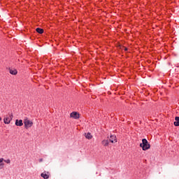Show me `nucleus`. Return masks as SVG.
I'll list each match as a JSON object with an SVG mask.
<instances>
[{
	"label": "nucleus",
	"instance_id": "nucleus-11",
	"mask_svg": "<svg viewBox=\"0 0 179 179\" xmlns=\"http://www.w3.org/2000/svg\"><path fill=\"white\" fill-rule=\"evenodd\" d=\"M36 32L38 33L39 34H43L44 33V29L41 28H36Z\"/></svg>",
	"mask_w": 179,
	"mask_h": 179
},
{
	"label": "nucleus",
	"instance_id": "nucleus-5",
	"mask_svg": "<svg viewBox=\"0 0 179 179\" xmlns=\"http://www.w3.org/2000/svg\"><path fill=\"white\" fill-rule=\"evenodd\" d=\"M41 177L44 179H49L50 178V172L44 171L41 174Z\"/></svg>",
	"mask_w": 179,
	"mask_h": 179
},
{
	"label": "nucleus",
	"instance_id": "nucleus-16",
	"mask_svg": "<svg viewBox=\"0 0 179 179\" xmlns=\"http://www.w3.org/2000/svg\"><path fill=\"white\" fill-rule=\"evenodd\" d=\"M124 51H128V48H124Z\"/></svg>",
	"mask_w": 179,
	"mask_h": 179
},
{
	"label": "nucleus",
	"instance_id": "nucleus-13",
	"mask_svg": "<svg viewBox=\"0 0 179 179\" xmlns=\"http://www.w3.org/2000/svg\"><path fill=\"white\" fill-rule=\"evenodd\" d=\"M85 138L86 139H92L93 138V136H92V134L87 133L85 134Z\"/></svg>",
	"mask_w": 179,
	"mask_h": 179
},
{
	"label": "nucleus",
	"instance_id": "nucleus-14",
	"mask_svg": "<svg viewBox=\"0 0 179 179\" xmlns=\"http://www.w3.org/2000/svg\"><path fill=\"white\" fill-rule=\"evenodd\" d=\"M3 162H5V163H7V164H10V159H3Z\"/></svg>",
	"mask_w": 179,
	"mask_h": 179
},
{
	"label": "nucleus",
	"instance_id": "nucleus-15",
	"mask_svg": "<svg viewBox=\"0 0 179 179\" xmlns=\"http://www.w3.org/2000/svg\"><path fill=\"white\" fill-rule=\"evenodd\" d=\"M43 159L42 158L39 159V163H41L43 162Z\"/></svg>",
	"mask_w": 179,
	"mask_h": 179
},
{
	"label": "nucleus",
	"instance_id": "nucleus-10",
	"mask_svg": "<svg viewBox=\"0 0 179 179\" xmlns=\"http://www.w3.org/2000/svg\"><path fill=\"white\" fill-rule=\"evenodd\" d=\"M101 144L103 145V146H108L109 145V142H108V140H103L101 141Z\"/></svg>",
	"mask_w": 179,
	"mask_h": 179
},
{
	"label": "nucleus",
	"instance_id": "nucleus-1",
	"mask_svg": "<svg viewBox=\"0 0 179 179\" xmlns=\"http://www.w3.org/2000/svg\"><path fill=\"white\" fill-rule=\"evenodd\" d=\"M140 148H142L143 150H149L150 149V144L146 138H143L142 143H140Z\"/></svg>",
	"mask_w": 179,
	"mask_h": 179
},
{
	"label": "nucleus",
	"instance_id": "nucleus-12",
	"mask_svg": "<svg viewBox=\"0 0 179 179\" xmlns=\"http://www.w3.org/2000/svg\"><path fill=\"white\" fill-rule=\"evenodd\" d=\"M3 158H0V170L3 168V166H5V164L3 163Z\"/></svg>",
	"mask_w": 179,
	"mask_h": 179
},
{
	"label": "nucleus",
	"instance_id": "nucleus-3",
	"mask_svg": "<svg viewBox=\"0 0 179 179\" xmlns=\"http://www.w3.org/2000/svg\"><path fill=\"white\" fill-rule=\"evenodd\" d=\"M13 120V114L10 113L9 117H4L3 122L4 124H10V121Z\"/></svg>",
	"mask_w": 179,
	"mask_h": 179
},
{
	"label": "nucleus",
	"instance_id": "nucleus-9",
	"mask_svg": "<svg viewBox=\"0 0 179 179\" xmlns=\"http://www.w3.org/2000/svg\"><path fill=\"white\" fill-rule=\"evenodd\" d=\"M175 120H176V122H174V123H173L175 127H179V117L176 116L175 117Z\"/></svg>",
	"mask_w": 179,
	"mask_h": 179
},
{
	"label": "nucleus",
	"instance_id": "nucleus-2",
	"mask_svg": "<svg viewBox=\"0 0 179 179\" xmlns=\"http://www.w3.org/2000/svg\"><path fill=\"white\" fill-rule=\"evenodd\" d=\"M24 124L26 129H29V128H31V127H33V122H31L29 119L26 118L24 120Z\"/></svg>",
	"mask_w": 179,
	"mask_h": 179
},
{
	"label": "nucleus",
	"instance_id": "nucleus-6",
	"mask_svg": "<svg viewBox=\"0 0 179 179\" xmlns=\"http://www.w3.org/2000/svg\"><path fill=\"white\" fill-rule=\"evenodd\" d=\"M109 141L111 142V143H114V142H117V136H115V135H111L110 136Z\"/></svg>",
	"mask_w": 179,
	"mask_h": 179
},
{
	"label": "nucleus",
	"instance_id": "nucleus-4",
	"mask_svg": "<svg viewBox=\"0 0 179 179\" xmlns=\"http://www.w3.org/2000/svg\"><path fill=\"white\" fill-rule=\"evenodd\" d=\"M70 117L71 118H73L74 120H79V118L80 117V114H79V113L78 112H72L70 114Z\"/></svg>",
	"mask_w": 179,
	"mask_h": 179
},
{
	"label": "nucleus",
	"instance_id": "nucleus-8",
	"mask_svg": "<svg viewBox=\"0 0 179 179\" xmlns=\"http://www.w3.org/2000/svg\"><path fill=\"white\" fill-rule=\"evenodd\" d=\"M9 72L10 75H17V70L16 69H9Z\"/></svg>",
	"mask_w": 179,
	"mask_h": 179
},
{
	"label": "nucleus",
	"instance_id": "nucleus-7",
	"mask_svg": "<svg viewBox=\"0 0 179 179\" xmlns=\"http://www.w3.org/2000/svg\"><path fill=\"white\" fill-rule=\"evenodd\" d=\"M15 125L17 126V127H22V125H23V120H15Z\"/></svg>",
	"mask_w": 179,
	"mask_h": 179
},
{
	"label": "nucleus",
	"instance_id": "nucleus-17",
	"mask_svg": "<svg viewBox=\"0 0 179 179\" xmlns=\"http://www.w3.org/2000/svg\"><path fill=\"white\" fill-rule=\"evenodd\" d=\"M0 121H2V117H0Z\"/></svg>",
	"mask_w": 179,
	"mask_h": 179
}]
</instances>
